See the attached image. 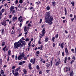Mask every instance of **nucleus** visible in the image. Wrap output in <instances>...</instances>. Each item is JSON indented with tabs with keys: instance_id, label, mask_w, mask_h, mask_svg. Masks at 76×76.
<instances>
[{
	"instance_id": "obj_1",
	"label": "nucleus",
	"mask_w": 76,
	"mask_h": 76,
	"mask_svg": "<svg viewBox=\"0 0 76 76\" xmlns=\"http://www.w3.org/2000/svg\"><path fill=\"white\" fill-rule=\"evenodd\" d=\"M50 15L51 14L50 13V12H46L45 22L46 23L51 24L53 20V18L52 16H50Z\"/></svg>"
},
{
	"instance_id": "obj_2",
	"label": "nucleus",
	"mask_w": 76,
	"mask_h": 76,
	"mask_svg": "<svg viewBox=\"0 0 76 76\" xmlns=\"http://www.w3.org/2000/svg\"><path fill=\"white\" fill-rule=\"evenodd\" d=\"M25 42L22 41L21 39L18 42H16L14 43V48L18 49L19 47L25 45Z\"/></svg>"
},
{
	"instance_id": "obj_3",
	"label": "nucleus",
	"mask_w": 76,
	"mask_h": 76,
	"mask_svg": "<svg viewBox=\"0 0 76 76\" xmlns=\"http://www.w3.org/2000/svg\"><path fill=\"white\" fill-rule=\"evenodd\" d=\"M24 56H25V53H24L23 52L20 55V56L18 57V60H22L23 58L24 57Z\"/></svg>"
},
{
	"instance_id": "obj_4",
	"label": "nucleus",
	"mask_w": 76,
	"mask_h": 76,
	"mask_svg": "<svg viewBox=\"0 0 76 76\" xmlns=\"http://www.w3.org/2000/svg\"><path fill=\"white\" fill-rule=\"evenodd\" d=\"M17 19H18V18L17 17L14 16L12 17V22H15V20H17Z\"/></svg>"
},
{
	"instance_id": "obj_5",
	"label": "nucleus",
	"mask_w": 76,
	"mask_h": 76,
	"mask_svg": "<svg viewBox=\"0 0 76 76\" xmlns=\"http://www.w3.org/2000/svg\"><path fill=\"white\" fill-rule=\"evenodd\" d=\"M52 61H51L50 64H47L46 65L47 68H48V67H50V65L51 66H52Z\"/></svg>"
},
{
	"instance_id": "obj_6",
	"label": "nucleus",
	"mask_w": 76,
	"mask_h": 76,
	"mask_svg": "<svg viewBox=\"0 0 76 76\" xmlns=\"http://www.w3.org/2000/svg\"><path fill=\"white\" fill-rule=\"evenodd\" d=\"M19 70V69L17 68L16 69H15L14 70H13L12 71V73L13 74H15V73L16 72H18Z\"/></svg>"
},
{
	"instance_id": "obj_7",
	"label": "nucleus",
	"mask_w": 76,
	"mask_h": 76,
	"mask_svg": "<svg viewBox=\"0 0 76 76\" xmlns=\"http://www.w3.org/2000/svg\"><path fill=\"white\" fill-rule=\"evenodd\" d=\"M64 72H67L68 71V68L66 67L64 68Z\"/></svg>"
},
{
	"instance_id": "obj_8",
	"label": "nucleus",
	"mask_w": 76,
	"mask_h": 76,
	"mask_svg": "<svg viewBox=\"0 0 76 76\" xmlns=\"http://www.w3.org/2000/svg\"><path fill=\"white\" fill-rule=\"evenodd\" d=\"M1 24L4 26H6V22L5 21H3L1 22Z\"/></svg>"
},
{
	"instance_id": "obj_9",
	"label": "nucleus",
	"mask_w": 76,
	"mask_h": 76,
	"mask_svg": "<svg viewBox=\"0 0 76 76\" xmlns=\"http://www.w3.org/2000/svg\"><path fill=\"white\" fill-rule=\"evenodd\" d=\"M39 51H36L35 54L36 55V56H37V57H38V56H39Z\"/></svg>"
},
{
	"instance_id": "obj_10",
	"label": "nucleus",
	"mask_w": 76,
	"mask_h": 76,
	"mask_svg": "<svg viewBox=\"0 0 76 76\" xmlns=\"http://www.w3.org/2000/svg\"><path fill=\"white\" fill-rule=\"evenodd\" d=\"M10 12H11L12 14V15H14L15 14V11L14 10H10Z\"/></svg>"
},
{
	"instance_id": "obj_11",
	"label": "nucleus",
	"mask_w": 76,
	"mask_h": 76,
	"mask_svg": "<svg viewBox=\"0 0 76 76\" xmlns=\"http://www.w3.org/2000/svg\"><path fill=\"white\" fill-rule=\"evenodd\" d=\"M65 51L66 53V54L68 55L69 54V51H68V50H67V48H65Z\"/></svg>"
},
{
	"instance_id": "obj_12",
	"label": "nucleus",
	"mask_w": 76,
	"mask_h": 76,
	"mask_svg": "<svg viewBox=\"0 0 76 76\" xmlns=\"http://www.w3.org/2000/svg\"><path fill=\"white\" fill-rule=\"evenodd\" d=\"M73 71H71L69 73V75L70 76H73Z\"/></svg>"
},
{
	"instance_id": "obj_13",
	"label": "nucleus",
	"mask_w": 76,
	"mask_h": 76,
	"mask_svg": "<svg viewBox=\"0 0 76 76\" xmlns=\"http://www.w3.org/2000/svg\"><path fill=\"white\" fill-rule=\"evenodd\" d=\"M42 32V34H43V35H44V34H45V28H43Z\"/></svg>"
},
{
	"instance_id": "obj_14",
	"label": "nucleus",
	"mask_w": 76,
	"mask_h": 76,
	"mask_svg": "<svg viewBox=\"0 0 76 76\" xmlns=\"http://www.w3.org/2000/svg\"><path fill=\"white\" fill-rule=\"evenodd\" d=\"M71 51L72 52H73V53H76V47L75 48V51H74V49H72Z\"/></svg>"
},
{
	"instance_id": "obj_15",
	"label": "nucleus",
	"mask_w": 76,
	"mask_h": 76,
	"mask_svg": "<svg viewBox=\"0 0 76 76\" xmlns=\"http://www.w3.org/2000/svg\"><path fill=\"white\" fill-rule=\"evenodd\" d=\"M60 64V62L59 61H58L56 64V66H58V65Z\"/></svg>"
},
{
	"instance_id": "obj_16",
	"label": "nucleus",
	"mask_w": 76,
	"mask_h": 76,
	"mask_svg": "<svg viewBox=\"0 0 76 76\" xmlns=\"http://www.w3.org/2000/svg\"><path fill=\"white\" fill-rule=\"evenodd\" d=\"M15 10V6H12L10 7V10Z\"/></svg>"
},
{
	"instance_id": "obj_17",
	"label": "nucleus",
	"mask_w": 76,
	"mask_h": 76,
	"mask_svg": "<svg viewBox=\"0 0 76 76\" xmlns=\"http://www.w3.org/2000/svg\"><path fill=\"white\" fill-rule=\"evenodd\" d=\"M4 70L2 69H1V75H4Z\"/></svg>"
},
{
	"instance_id": "obj_18",
	"label": "nucleus",
	"mask_w": 76,
	"mask_h": 76,
	"mask_svg": "<svg viewBox=\"0 0 76 76\" xmlns=\"http://www.w3.org/2000/svg\"><path fill=\"white\" fill-rule=\"evenodd\" d=\"M22 19V16H20L18 18V20L19 22H20V20Z\"/></svg>"
},
{
	"instance_id": "obj_19",
	"label": "nucleus",
	"mask_w": 76,
	"mask_h": 76,
	"mask_svg": "<svg viewBox=\"0 0 76 76\" xmlns=\"http://www.w3.org/2000/svg\"><path fill=\"white\" fill-rule=\"evenodd\" d=\"M56 2H55V1H53L52 3V5L53 6H56Z\"/></svg>"
},
{
	"instance_id": "obj_20",
	"label": "nucleus",
	"mask_w": 76,
	"mask_h": 76,
	"mask_svg": "<svg viewBox=\"0 0 76 76\" xmlns=\"http://www.w3.org/2000/svg\"><path fill=\"white\" fill-rule=\"evenodd\" d=\"M67 61V57H65V60L64 61V62L65 63H66Z\"/></svg>"
},
{
	"instance_id": "obj_21",
	"label": "nucleus",
	"mask_w": 76,
	"mask_h": 76,
	"mask_svg": "<svg viewBox=\"0 0 76 76\" xmlns=\"http://www.w3.org/2000/svg\"><path fill=\"white\" fill-rule=\"evenodd\" d=\"M23 72H24V73L25 75H26V74H27V71H26V69H24Z\"/></svg>"
},
{
	"instance_id": "obj_22",
	"label": "nucleus",
	"mask_w": 76,
	"mask_h": 76,
	"mask_svg": "<svg viewBox=\"0 0 76 76\" xmlns=\"http://www.w3.org/2000/svg\"><path fill=\"white\" fill-rule=\"evenodd\" d=\"M10 53H11V51L10 50H9L8 54V56H9L10 55Z\"/></svg>"
},
{
	"instance_id": "obj_23",
	"label": "nucleus",
	"mask_w": 76,
	"mask_h": 76,
	"mask_svg": "<svg viewBox=\"0 0 76 76\" xmlns=\"http://www.w3.org/2000/svg\"><path fill=\"white\" fill-rule=\"evenodd\" d=\"M15 76H18L19 75V73L18 72H16L15 74Z\"/></svg>"
},
{
	"instance_id": "obj_24",
	"label": "nucleus",
	"mask_w": 76,
	"mask_h": 76,
	"mask_svg": "<svg viewBox=\"0 0 76 76\" xmlns=\"http://www.w3.org/2000/svg\"><path fill=\"white\" fill-rule=\"evenodd\" d=\"M48 37H46L45 38V42H48Z\"/></svg>"
},
{
	"instance_id": "obj_25",
	"label": "nucleus",
	"mask_w": 76,
	"mask_h": 76,
	"mask_svg": "<svg viewBox=\"0 0 76 76\" xmlns=\"http://www.w3.org/2000/svg\"><path fill=\"white\" fill-rule=\"evenodd\" d=\"M64 43H62L61 45V47L62 48H63V47H64Z\"/></svg>"
},
{
	"instance_id": "obj_26",
	"label": "nucleus",
	"mask_w": 76,
	"mask_h": 76,
	"mask_svg": "<svg viewBox=\"0 0 76 76\" xmlns=\"http://www.w3.org/2000/svg\"><path fill=\"white\" fill-rule=\"evenodd\" d=\"M24 31L25 32H26L27 31V29H26V26H25L24 28Z\"/></svg>"
},
{
	"instance_id": "obj_27",
	"label": "nucleus",
	"mask_w": 76,
	"mask_h": 76,
	"mask_svg": "<svg viewBox=\"0 0 76 76\" xmlns=\"http://www.w3.org/2000/svg\"><path fill=\"white\" fill-rule=\"evenodd\" d=\"M66 8H65V15H67V10Z\"/></svg>"
},
{
	"instance_id": "obj_28",
	"label": "nucleus",
	"mask_w": 76,
	"mask_h": 76,
	"mask_svg": "<svg viewBox=\"0 0 76 76\" xmlns=\"http://www.w3.org/2000/svg\"><path fill=\"white\" fill-rule=\"evenodd\" d=\"M7 47V46L6 45L3 48V50L5 51H6V48Z\"/></svg>"
},
{
	"instance_id": "obj_29",
	"label": "nucleus",
	"mask_w": 76,
	"mask_h": 76,
	"mask_svg": "<svg viewBox=\"0 0 76 76\" xmlns=\"http://www.w3.org/2000/svg\"><path fill=\"white\" fill-rule=\"evenodd\" d=\"M46 9L47 10H49L50 9V7L48 6L46 7Z\"/></svg>"
},
{
	"instance_id": "obj_30",
	"label": "nucleus",
	"mask_w": 76,
	"mask_h": 76,
	"mask_svg": "<svg viewBox=\"0 0 76 76\" xmlns=\"http://www.w3.org/2000/svg\"><path fill=\"white\" fill-rule=\"evenodd\" d=\"M4 10H5L4 9H2L1 10V12L2 13H3V12H4Z\"/></svg>"
},
{
	"instance_id": "obj_31",
	"label": "nucleus",
	"mask_w": 76,
	"mask_h": 76,
	"mask_svg": "<svg viewBox=\"0 0 76 76\" xmlns=\"http://www.w3.org/2000/svg\"><path fill=\"white\" fill-rule=\"evenodd\" d=\"M5 45V42H3L2 43V46H4Z\"/></svg>"
},
{
	"instance_id": "obj_32",
	"label": "nucleus",
	"mask_w": 76,
	"mask_h": 76,
	"mask_svg": "<svg viewBox=\"0 0 76 76\" xmlns=\"http://www.w3.org/2000/svg\"><path fill=\"white\" fill-rule=\"evenodd\" d=\"M40 38H41L42 37V36H44V34H41L40 35Z\"/></svg>"
},
{
	"instance_id": "obj_33",
	"label": "nucleus",
	"mask_w": 76,
	"mask_h": 76,
	"mask_svg": "<svg viewBox=\"0 0 76 76\" xmlns=\"http://www.w3.org/2000/svg\"><path fill=\"white\" fill-rule=\"evenodd\" d=\"M28 31H27L24 34L25 36H26V35L28 34Z\"/></svg>"
},
{
	"instance_id": "obj_34",
	"label": "nucleus",
	"mask_w": 76,
	"mask_h": 76,
	"mask_svg": "<svg viewBox=\"0 0 76 76\" xmlns=\"http://www.w3.org/2000/svg\"><path fill=\"white\" fill-rule=\"evenodd\" d=\"M31 41H30L28 43V45L30 47H31L30 45H31Z\"/></svg>"
},
{
	"instance_id": "obj_35",
	"label": "nucleus",
	"mask_w": 76,
	"mask_h": 76,
	"mask_svg": "<svg viewBox=\"0 0 76 76\" xmlns=\"http://www.w3.org/2000/svg\"><path fill=\"white\" fill-rule=\"evenodd\" d=\"M26 41H28H28H29V39L28 38H27L25 39Z\"/></svg>"
},
{
	"instance_id": "obj_36",
	"label": "nucleus",
	"mask_w": 76,
	"mask_h": 76,
	"mask_svg": "<svg viewBox=\"0 0 76 76\" xmlns=\"http://www.w3.org/2000/svg\"><path fill=\"white\" fill-rule=\"evenodd\" d=\"M36 68L37 69H38V70H39V66L38 65L37 66Z\"/></svg>"
},
{
	"instance_id": "obj_37",
	"label": "nucleus",
	"mask_w": 76,
	"mask_h": 76,
	"mask_svg": "<svg viewBox=\"0 0 76 76\" xmlns=\"http://www.w3.org/2000/svg\"><path fill=\"white\" fill-rule=\"evenodd\" d=\"M2 59H0V64H2Z\"/></svg>"
},
{
	"instance_id": "obj_38",
	"label": "nucleus",
	"mask_w": 76,
	"mask_h": 76,
	"mask_svg": "<svg viewBox=\"0 0 76 76\" xmlns=\"http://www.w3.org/2000/svg\"><path fill=\"white\" fill-rule=\"evenodd\" d=\"M56 38H58V34H57L55 36Z\"/></svg>"
},
{
	"instance_id": "obj_39",
	"label": "nucleus",
	"mask_w": 76,
	"mask_h": 76,
	"mask_svg": "<svg viewBox=\"0 0 76 76\" xmlns=\"http://www.w3.org/2000/svg\"><path fill=\"white\" fill-rule=\"evenodd\" d=\"M22 64H23V63H22V62H20L19 63V65H22Z\"/></svg>"
},
{
	"instance_id": "obj_40",
	"label": "nucleus",
	"mask_w": 76,
	"mask_h": 76,
	"mask_svg": "<svg viewBox=\"0 0 76 76\" xmlns=\"http://www.w3.org/2000/svg\"><path fill=\"white\" fill-rule=\"evenodd\" d=\"M22 5L21 4H20L19 5L18 7H22Z\"/></svg>"
},
{
	"instance_id": "obj_41",
	"label": "nucleus",
	"mask_w": 76,
	"mask_h": 76,
	"mask_svg": "<svg viewBox=\"0 0 76 76\" xmlns=\"http://www.w3.org/2000/svg\"><path fill=\"white\" fill-rule=\"evenodd\" d=\"M19 3H23V1L22 0H20Z\"/></svg>"
},
{
	"instance_id": "obj_42",
	"label": "nucleus",
	"mask_w": 76,
	"mask_h": 76,
	"mask_svg": "<svg viewBox=\"0 0 76 76\" xmlns=\"http://www.w3.org/2000/svg\"><path fill=\"white\" fill-rule=\"evenodd\" d=\"M40 41H41V40L39 39V41L38 42V43L39 44H41V42Z\"/></svg>"
},
{
	"instance_id": "obj_43",
	"label": "nucleus",
	"mask_w": 76,
	"mask_h": 76,
	"mask_svg": "<svg viewBox=\"0 0 76 76\" xmlns=\"http://www.w3.org/2000/svg\"><path fill=\"white\" fill-rule=\"evenodd\" d=\"M74 61H75V60H72L71 61V64H72V63H73V62H74Z\"/></svg>"
},
{
	"instance_id": "obj_44",
	"label": "nucleus",
	"mask_w": 76,
	"mask_h": 76,
	"mask_svg": "<svg viewBox=\"0 0 76 76\" xmlns=\"http://www.w3.org/2000/svg\"><path fill=\"white\" fill-rule=\"evenodd\" d=\"M46 72L47 73H50V70H46Z\"/></svg>"
},
{
	"instance_id": "obj_45",
	"label": "nucleus",
	"mask_w": 76,
	"mask_h": 76,
	"mask_svg": "<svg viewBox=\"0 0 76 76\" xmlns=\"http://www.w3.org/2000/svg\"><path fill=\"white\" fill-rule=\"evenodd\" d=\"M42 19H40V22H39L40 24L41 23V22H42Z\"/></svg>"
},
{
	"instance_id": "obj_46",
	"label": "nucleus",
	"mask_w": 76,
	"mask_h": 76,
	"mask_svg": "<svg viewBox=\"0 0 76 76\" xmlns=\"http://www.w3.org/2000/svg\"><path fill=\"white\" fill-rule=\"evenodd\" d=\"M31 26L32 25H31L30 23H29L28 25V26Z\"/></svg>"
},
{
	"instance_id": "obj_47",
	"label": "nucleus",
	"mask_w": 76,
	"mask_h": 76,
	"mask_svg": "<svg viewBox=\"0 0 76 76\" xmlns=\"http://www.w3.org/2000/svg\"><path fill=\"white\" fill-rule=\"evenodd\" d=\"M55 39V37H54L52 38V41H53V42H54V40Z\"/></svg>"
},
{
	"instance_id": "obj_48",
	"label": "nucleus",
	"mask_w": 76,
	"mask_h": 76,
	"mask_svg": "<svg viewBox=\"0 0 76 76\" xmlns=\"http://www.w3.org/2000/svg\"><path fill=\"white\" fill-rule=\"evenodd\" d=\"M55 45H56V44L54 43H53V47H55Z\"/></svg>"
},
{
	"instance_id": "obj_49",
	"label": "nucleus",
	"mask_w": 76,
	"mask_h": 76,
	"mask_svg": "<svg viewBox=\"0 0 76 76\" xmlns=\"http://www.w3.org/2000/svg\"><path fill=\"white\" fill-rule=\"evenodd\" d=\"M71 4L73 6H74V2H73V1H72L71 2Z\"/></svg>"
},
{
	"instance_id": "obj_50",
	"label": "nucleus",
	"mask_w": 76,
	"mask_h": 76,
	"mask_svg": "<svg viewBox=\"0 0 76 76\" xmlns=\"http://www.w3.org/2000/svg\"><path fill=\"white\" fill-rule=\"evenodd\" d=\"M4 29L2 30V32H1L2 34H4Z\"/></svg>"
},
{
	"instance_id": "obj_51",
	"label": "nucleus",
	"mask_w": 76,
	"mask_h": 76,
	"mask_svg": "<svg viewBox=\"0 0 76 76\" xmlns=\"http://www.w3.org/2000/svg\"><path fill=\"white\" fill-rule=\"evenodd\" d=\"M14 32H15L14 31L12 30V31L11 32V34H14Z\"/></svg>"
},
{
	"instance_id": "obj_52",
	"label": "nucleus",
	"mask_w": 76,
	"mask_h": 76,
	"mask_svg": "<svg viewBox=\"0 0 76 76\" xmlns=\"http://www.w3.org/2000/svg\"><path fill=\"white\" fill-rule=\"evenodd\" d=\"M31 63H29V64L28 66V67H31Z\"/></svg>"
},
{
	"instance_id": "obj_53",
	"label": "nucleus",
	"mask_w": 76,
	"mask_h": 76,
	"mask_svg": "<svg viewBox=\"0 0 76 76\" xmlns=\"http://www.w3.org/2000/svg\"><path fill=\"white\" fill-rule=\"evenodd\" d=\"M22 25V23H20V25H19L20 27H21Z\"/></svg>"
},
{
	"instance_id": "obj_54",
	"label": "nucleus",
	"mask_w": 76,
	"mask_h": 76,
	"mask_svg": "<svg viewBox=\"0 0 76 76\" xmlns=\"http://www.w3.org/2000/svg\"><path fill=\"white\" fill-rule=\"evenodd\" d=\"M20 23H22V22H23V19L20 20Z\"/></svg>"
},
{
	"instance_id": "obj_55",
	"label": "nucleus",
	"mask_w": 76,
	"mask_h": 76,
	"mask_svg": "<svg viewBox=\"0 0 76 76\" xmlns=\"http://www.w3.org/2000/svg\"><path fill=\"white\" fill-rule=\"evenodd\" d=\"M35 59H34L33 64H35Z\"/></svg>"
},
{
	"instance_id": "obj_56",
	"label": "nucleus",
	"mask_w": 76,
	"mask_h": 76,
	"mask_svg": "<svg viewBox=\"0 0 76 76\" xmlns=\"http://www.w3.org/2000/svg\"><path fill=\"white\" fill-rule=\"evenodd\" d=\"M71 20L72 21V22L74 20H75V18H73L71 19Z\"/></svg>"
},
{
	"instance_id": "obj_57",
	"label": "nucleus",
	"mask_w": 76,
	"mask_h": 76,
	"mask_svg": "<svg viewBox=\"0 0 76 76\" xmlns=\"http://www.w3.org/2000/svg\"><path fill=\"white\" fill-rule=\"evenodd\" d=\"M75 56H73L72 57V59H73V60H75Z\"/></svg>"
},
{
	"instance_id": "obj_58",
	"label": "nucleus",
	"mask_w": 76,
	"mask_h": 76,
	"mask_svg": "<svg viewBox=\"0 0 76 76\" xmlns=\"http://www.w3.org/2000/svg\"><path fill=\"white\" fill-rule=\"evenodd\" d=\"M9 60H10V59H9V56H8V59H7V61H9Z\"/></svg>"
},
{
	"instance_id": "obj_59",
	"label": "nucleus",
	"mask_w": 76,
	"mask_h": 76,
	"mask_svg": "<svg viewBox=\"0 0 76 76\" xmlns=\"http://www.w3.org/2000/svg\"><path fill=\"white\" fill-rule=\"evenodd\" d=\"M18 0H16L15 1V3L16 4H18Z\"/></svg>"
},
{
	"instance_id": "obj_60",
	"label": "nucleus",
	"mask_w": 76,
	"mask_h": 76,
	"mask_svg": "<svg viewBox=\"0 0 76 76\" xmlns=\"http://www.w3.org/2000/svg\"><path fill=\"white\" fill-rule=\"evenodd\" d=\"M12 23V21L11 20H10L9 21V24H10Z\"/></svg>"
},
{
	"instance_id": "obj_61",
	"label": "nucleus",
	"mask_w": 76,
	"mask_h": 76,
	"mask_svg": "<svg viewBox=\"0 0 76 76\" xmlns=\"http://www.w3.org/2000/svg\"><path fill=\"white\" fill-rule=\"evenodd\" d=\"M41 73H42V72L41 71H40L39 72V75H40V74H41Z\"/></svg>"
},
{
	"instance_id": "obj_62",
	"label": "nucleus",
	"mask_w": 76,
	"mask_h": 76,
	"mask_svg": "<svg viewBox=\"0 0 76 76\" xmlns=\"http://www.w3.org/2000/svg\"><path fill=\"white\" fill-rule=\"evenodd\" d=\"M24 59L25 60H27V57H25L24 58Z\"/></svg>"
},
{
	"instance_id": "obj_63",
	"label": "nucleus",
	"mask_w": 76,
	"mask_h": 76,
	"mask_svg": "<svg viewBox=\"0 0 76 76\" xmlns=\"http://www.w3.org/2000/svg\"><path fill=\"white\" fill-rule=\"evenodd\" d=\"M72 16H73V15L72 14H70L69 15V17H70L71 18H72Z\"/></svg>"
},
{
	"instance_id": "obj_64",
	"label": "nucleus",
	"mask_w": 76,
	"mask_h": 76,
	"mask_svg": "<svg viewBox=\"0 0 76 76\" xmlns=\"http://www.w3.org/2000/svg\"><path fill=\"white\" fill-rule=\"evenodd\" d=\"M68 60H70V57H68Z\"/></svg>"
}]
</instances>
